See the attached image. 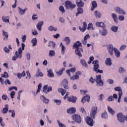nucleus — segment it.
Instances as JSON below:
<instances>
[{"label": "nucleus", "mask_w": 127, "mask_h": 127, "mask_svg": "<svg viewBox=\"0 0 127 127\" xmlns=\"http://www.w3.org/2000/svg\"><path fill=\"white\" fill-rule=\"evenodd\" d=\"M72 119L76 124H80L82 122V119L79 114H74L72 116Z\"/></svg>", "instance_id": "nucleus-8"}, {"label": "nucleus", "mask_w": 127, "mask_h": 127, "mask_svg": "<svg viewBox=\"0 0 127 127\" xmlns=\"http://www.w3.org/2000/svg\"><path fill=\"white\" fill-rule=\"evenodd\" d=\"M115 10L116 12H118V13H119V14H126V12L119 7H116L115 8Z\"/></svg>", "instance_id": "nucleus-14"}, {"label": "nucleus", "mask_w": 127, "mask_h": 127, "mask_svg": "<svg viewBox=\"0 0 127 127\" xmlns=\"http://www.w3.org/2000/svg\"><path fill=\"white\" fill-rule=\"evenodd\" d=\"M108 50L110 55H114V51L115 55L116 57H117V58H119V57L121 56V53L120 52V51H118V50L117 49V48H114L112 45H109L108 46Z\"/></svg>", "instance_id": "nucleus-4"}, {"label": "nucleus", "mask_w": 127, "mask_h": 127, "mask_svg": "<svg viewBox=\"0 0 127 127\" xmlns=\"http://www.w3.org/2000/svg\"><path fill=\"white\" fill-rule=\"evenodd\" d=\"M59 9L60 11L62 12V13H64L66 10H65V8H64V6L61 5L59 7Z\"/></svg>", "instance_id": "nucleus-43"}, {"label": "nucleus", "mask_w": 127, "mask_h": 127, "mask_svg": "<svg viewBox=\"0 0 127 127\" xmlns=\"http://www.w3.org/2000/svg\"><path fill=\"white\" fill-rule=\"evenodd\" d=\"M43 92L46 94H47V93H48V85H46L44 86Z\"/></svg>", "instance_id": "nucleus-37"}, {"label": "nucleus", "mask_w": 127, "mask_h": 127, "mask_svg": "<svg viewBox=\"0 0 127 127\" xmlns=\"http://www.w3.org/2000/svg\"><path fill=\"white\" fill-rule=\"evenodd\" d=\"M26 58H27V60H30V54L27 53Z\"/></svg>", "instance_id": "nucleus-64"}, {"label": "nucleus", "mask_w": 127, "mask_h": 127, "mask_svg": "<svg viewBox=\"0 0 127 127\" xmlns=\"http://www.w3.org/2000/svg\"><path fill=\"white\" fill-rule=\"evenodd\" d=\"M65 49H66V48H65V46H63L62 47V54H63V55H64V54L65 53Z\"/></svg>", "instance_id": "nucleus-54"}, {"label": "nucleus", "mask_w": 127, "mask_h": 127, "mask_svg": "<svg viewBox=\"0 0 127 127\" xmlns=\"http://www.w3.org/2000/svg\"><path fill=\"white\" fill-rule=\"evenodd\" d=\"M32 34L33 35H38V33L37 32V31L34 30H32Z\"/></svg>", "instance_id": "nucleus-61"}, {"label": "nucleus", "mask_w": 127, "mask_h": 127, "mask_svg": "<svg viewBox=\"0 0 127 127\" xmlns=\"http://www.w3.org/2000/svg\"><path fill=\"white\" fill-rule=\"evenodd\" d=\"M2 35L3 36H4L5 37L4 38V40H5V39H6V40H7V39H8V34L7 33V32L4 31V30H2Z\"/></svg>", "instance_id": "nucleus-29"}, {"label": "nucleus", "mask_w": 127, "mask_h": 127, "mask_svg": "<svg viewBox=\"0 0 127 127\" xmlns=\"http://www.w3.org/2000/svg\"><path fill=\"white\" fill-rule=\"evenodd\" d=\"M27 76L26 77V79H30L31 78V75H30V73L29 71H26Z\"/></svg>", "instance_id": "nucleus-48"}, {"label": "nucleus", "mask_w": 127, "mask_h": 127, "mask_svg": "<svg viewBox=\"0 0 127 127\" xmlns=\"http://www.w3.org/2000/svg\"><path fill=\"white\" fill-rule=\"evenodd\" d=\"M95 15L97 18H100L101 17V13L98 11H95Z\"/></svg>", "instance_id": "nucleus-40"}, {"label": "nucleus", "mask_w": 127, "mask_h": 127, "mask_svg": "<svg viewBox=\"0 0 127 127\" xmlns=\"http://www.w3.org/2000/svg\"><path fill=\"white\" fill-rule=\"evenodd\" d=\"M49 56L51 57L55 56V51L54 50L50 51Z\"/></svg>", "instance_id": "nucleus-44"}, {"label": "nucleus", "mask_w": 127, "mask_h": 127, "mask_svg": "<svg viewBox=\"0 0 127 127\" xmlns=\"http://www.w3.org/2000/svg\"><path fill=\"white\" fill-rule=\"evenodd\" d=\"M64 41H65L66 45H68V44L70 43V38L68 37H66L64 39Z\"/></svg>", "instance_id": "nucleus-36"}, {"label": "nucleus", "mask_w": 127, "mask_h": 127, "mask_svg": "<svg viewBox=\"0 0 127 127\" xmlns=\"http://www.w3.org/2000/svg\"><path fill=\"white\" fill-rule=\"evenodd\" d=\"M92 64H94L93 71H94V72H96V73H100V74H102L103 73V70H100L99 69V61H94L92 62Z\"/></svg>", "instance_id": "nucleus-5"}, {"label": "nucleus", "mask_w": 127, "mask_h": 127, "mask_svg": "<svg viewBox=\"0 0 127 127\" xmlns=\"http://www.w3.org/2000/svg\"><path fill=\"white\" fill-rule=\"evenodd\" d=\"M37 74V76H39L40 77H43V73L40 72V70H39V69H38V72Z\"/></svg>", "instance_id": "nucleus-47"}, {"label": "nucleus", "mask_w": 127, "mask_h": 127, "mask_svg": "<svg viewBox=\"0 0 127 127\" xmlns=\"http://www.w3.org/2000/svg\"><path fill=\"white\" fill-rule=\"evenodd\" d=\"M2 19L3 22H7V23H9V16H3L2 17Z\"/></svg>", "instance_id": "nucleus-21"}, {"label": "nucleus", "mask_w": 127, "mask_h": 127, "mask_svg": "<svg viewBox=\"0 0 127 127\" xmlns=\"http://www.w3.org/2000/svg\"><path fill=\"white\" fill-rule=\"evenodd\" d=\"M97 2H96V1H92L91 10H92V11H94V10L95 9V7H97Z\"/></svg>", "instance_id": "nucleus-27"}, {"label": "nucleus", "mask_w": 127, "mask_h": 127, "mask_svg": "<svg viewBox=\"0 0 127 127\" xmlns=\"http://www.w3.org/2000/svg\"><path fill=\"white\" fill-rule=\"evenodd\" d=\"M96 25L97 26H99V27H102V28H106V26L105 25V23H104V22H97L96 23Z\"/></svg>", "instance_id": "nucleus-22"}, {"label": "nucleus", "mask_w": 127, "mask_h": 127, "mask_svg": "<svg viewBox=\"0 0 127 127\" xmlns=\"http://www.w3.org/2000/svg\"><path fill=\"white\" fill-rule=\"evenodd\" d=\"M78 28L79 30H80V31H82V32H85V31H86V29H87V23L85 22H84L83 23L82 28H81V26H79Z\"/></svg>", "instance_id": "nucleus-13"}, {"label": "nucleus", "mask_w": 127, "mask_h": 127, "mask_svg": "<svg viewBox=\"0 0 127 127\" xmlns=\"http://www.w3.org/2000/svg\"><path fill=\"white\" fill-rule=\"evenodd\" d=\"M58 91L59 93H61V94H62V96H64V95L66 94V90H65L63 88H58Z\"/></svg>", "instance_id": "nucleus-24"}, {"label": "nucleus", "mask_w": 127, "mask_h": 127, "mask_svg": "<svg viewBox=\"0 0 127 127\" xmlns=\"http://www.w3.org/2000/svg\"><path fill=\"white\" fill-rule=\"evenodd\" d=\"M5 107L1 111L2 114H6L8 112V105L6 104Z\"/></svg>", "instance_id": "nucleus-23"}, {"label": "nucleus", "mask_w": 127, "mask_h": 127, "mask_svg": "<svg viewBox=\"0 0 127 127\" xmlns=\"http://www.w3.org/2000/svg\"><path fill=\"white\" fill-rule=\"evenodd\" d=\"M2 100H4V101H6L7 100V96L6 95L3 94L2 96Z\"/></svg>", "instance_id": "nucleus-59"}, {"label": "nucleus", "mask_w": 127, "mask_h": 127, "mask_svg": "<svg viewBox=\"0 0 127 127\" xmlns=\"http://www.w3.org/2000/svg\"><path fill=\"white\" fill-rule=\"evenodd\" d=\"M22 50L21 48H20L18 51H16L15 53V56L12 57V60L15 61L17 58L19 59H21L22 57V51L24 50V47H25V45L23 43L21 44Z\"/></svg>", "instance_id": "nucleus-3"}, {"label": "nucleus", "mask_w": 127, "mask_h": 127, "mask_svg": "<svg viewBox=\"0 0 127 127\" xmlns=\"http://www.w3.org/2000/svg\"><path fill=\"white\" fill-rule=\"evenodd\" d=\"M81 75H82V72L80 71H77L75 72V75L70 76V79L72 81H74V80H79V76H81Z\"/></svg>", "instance_id": "nucleus-9"}, {"label": "nucleus", "mask_w": 127, "mask_h": 127, "mask_svg": "<svg viewBox=\"0 0 127 127\" xmlns=\"http://www.w3.org/2000/svg\"><path fill=\"white\" fill-rule=\"evenodd\" d=\"M112 18H113L115 22L116 23H118V16L117 15V14L116 13H112Z\"/></svg>", "instance_id": "nucleus-31"}, {"label": "nucleus", "mask_w": 127, "mask_h": 127, "mask_svg": "<svg viewBox=\"0 0 127 127\" xmlns=\"http://www.w3.org/2000/svg\"><path fill=\"white\" fill-rule=\"evenodd\" d=\"M49 30H50V31H57V28H55L54 27H53V26H50V27H49L48 28Z\"/></svg>", "instance_id": "nucleus-35"}, {"label": "nucleus", "mask_w": 127, "mask_h": 127, "mask_svg": "<svg viewBox=\"0 0 127 127\" xmlns=\"http://www.w3.org/2000/svg\"><path fill=\"white\" fill-rule=\"evenodd\" d=\"M108 34V31L106 29H103L102 32V35L105 36Z\"/></svg>", "instance_id": "nucleus-50"}, {"label": "nucleus", "mask_w": 127, "mask_h": 127, "mask_svg": "<svg viewBox=\"0 0 127 127\" xmlns=\"http://www.w3.org/2000/svg\"><path fill=\"white\" fill-rule=\"evenodd\" d=\"M88 30H94V27H93V24L89 23L87 27Z\"/></svg>", "instance_id": "nucleus-34"}, {"label": "nucleus", "mask_w": 127, "mask_h": 127, "mask_svg": "<svg viewBox=\"0 0 127 127\" xmlns=\"http://www.w3.org/2000/svg\"><path fill=\"white\" fill-rule=\"evenodd\" d=\"M73 47H74L76 49L75 50L76 55H77L78 57H82V54H81V52H84L83 48H80L82 47V43L79 41H77L74 43Z\"/></svg>", "instance_id": "nucleus-2"}, {"label": "nucleus", "mask_w": 127, "mask_h": 127, "mask_svg": "<svg viewBox=\"0 0 127 127\" xmlns=\"http://www.w3.org/2000/svg\"><path fill=\"white\" fill-rule=\"evenodd\" d=\"M54 101L55 103H56L57 105H61V100H60L54 99Z\"/></svg>", "instance_id": "nucleus-51"}, {"label": "nucleus", "mask_w": 127, "mask_h": 127, "mask_svg": "<svg viewBox=\"0 0 127 127\" xmlns=\"http://www.w3.org/2000/svg\"><path fill=\"white\" fill-rule=\"evenodd\" d=\"M97 112H98V108L97 107H92L90 112V117H87L85 119V122L90 127H93L94 126V119L95 116L97 115ZM93 119V120L92 119Z\"/></svg>", "instance_id": "nucleus-1"}, {"label": "nucleus", "mask_w": 127, "mask_h": 127, "mask_svg": "<svg viewBox=\"0 0 127 127\" xmlns=\"http://www.w3.org/2000/svg\"><path fill=\"white\" fill-rule=\"evenodd\" d=\"M64 70H65V68L63 67L59 71H57L56 73L58 75V76H61V75L63 74V71Z\"/></svg>", "instance_id": "nucleus-33"}, {"label": "nucleus", "mask_w": 127, "mask_h": 127, "mask_svg": "<svg viewBox=\"0 0 127 127\" xmlns=\"http://www.w3.org/2000/svg\"><path fill=\"white\" fill-rule=\"evenodd\" d=\"M76 3L78 7H83L84 6V2L82 0H79V2L76 1Z\"/></svg>", "instance_id": "nucleus-25"}, {"label": "nucleus", "mask_w": 127, "mask_h": 127, "mask_svg": "<svg viewBox=\"0 0 127 127\" xmlns=\"http://www.w3.org/2000/svg\"><path fill=\"white\" fill-rule=\"evenodd\" d=\"M101 117L102 119H107V118H108V114H107V112H105L103 113L101 115Z\"/></svg>", "instance_id": "nucleus-41"}, {"label": "nucleus", "mask_w": 127, "mask_h": 127, "mask_svg": "<svg viewBox=\"0 0 127 127\" xmlns=\"http://www.w3.org/2000/svg\"><path fill=\"white\" fill-rule=\"evenodd\" d=\"M90 102V96L86 95L85 96L83 97L81 99L82 103H85V102Z\"/></svg>", "instance_id": "nucleus-16"}, {"label": "nucleus", "mask_w": 127, "mask_h": 127, "mask_svg": "<svg viewBox=\"0 0 127 127\" xmlns=\"http://www.w3.org/2000/svg\"><path fill=\"white\" fill-rule=\"evenodd\" d=\"M95 82L97 83V86H99L100 87L104 86V82H103V80H102V75H101V74L96 76Z\"/></svg>", "instance_id": "nucleus-6"}, {"label": "nucleus", "mask_w": 127, "mask_h": 127, "mask_svg": "<svg viewBox=\"0 0 127 127\" xmlns=\"http://www.w3.org/2000/svg\"><path fill=\"white\" fill-rule=\"evenodd\" d=\"M19 9L20 11L19 12V14H21V15H23L25 13V12L24 11L23 9H22L20 8H19Z\"/></svg>", "instance_id": "nucleus-49"}, {"label": "nucleus", "mask_w": 127, "mask_h": 127, "mask_svg": "<svg viewBox=\"0 0 127 127\" xmlns=\"http://www.w3.org/2000/svg\"><path fill=\"white\" fill-rule=\"evenodd\" d=\"M89 82H90V83H92V84H94L95 83V82H96V79L93 78V77H91L89 79Z\"/></svg>", "instance_id": "nucleus-56"}, {"label": "nucleus", "mask_w": 127, "mask_h": 127, "mask_svg": "<svg viewBox=\"0 0 127 127\" xmlns=\"http://www.w3.org/2000/svg\"><path fill=\"white\" fill-rule=\"evenodd\" d=\"M42 25H43V21L39 22L37 25V28L40 31H41Z\"/></svg>", "instance_id": "nucleus-26"}, {"label": "nucleus", "mask_w": 127, "mask_h": 127, "mask_svg": "<svg viewBox=\"0 0 127 127\" xmlns=\"http://www.w3.org/2000/svg\"><path fill=\"white\" fill-rule=\"evenodd\" d=\"M43 103H45V104H48L49 103V99H46L45 97L43 96Z\"/></svg>", "instance_id": "nucleus-46"}, {"label": "nucleus", "mask_w": 127, "mask_h": 127, "mask_svg": "<svg viewBox=\"0 0 127 127\" xmlns=\"http://www.w3.org/2000/svg\"><path fill=\"white\" fill-rule=\"evenodd\" d=\"M107 101H108V102H112V101H114V97H113V96H109L107 99Z\"/></svg>", "instance_id": "nucleus-52"}, {"label": "nucleus", "mask_w": 127, "mask_h": 127, "mask_svg": "<svg viewBox=\"0 0 127 127\" xmlns=\"http://www.w3.org/2000/svg\"><path fill=\"white\" fill-rule=\"evenodd\" d=\"M10 95L11 98L13 99V98H14V95H15V92L14 91H11Z\"/></svg>", "instance_id": "nucleus-53"}, {"label": "nucleus", "mask_w": 127, "mask_h": 127, "mask_svg": "<svg viewBox=\"0 0 127 127\" xmlns=\"http://www.w3.org/2000/svg\"><path fill=\"white\" fill-rule=\"evenodd\" d=\"M2 77L3 78H8V73H7V72L5 71L4 72V74L2 75Z\"/></svg>", "instance_id": "nucleus-57"}, {"label": "nucleus", "mask_w": 127, "mask_h": 127, "mask_svg": "<svg viewBox=\"0 0 127 127\" xmlns=\"http://www.w3.org/2000/svg\"><path fill=\"white\" fill-rule=\"evenodd\" d=\"M80 63L82 65V66H84V67H88V64H87V63H86L85 60L81 59Z\"/></svg>", "instance_id": "nucleus-32"}, {"label": "nucleus", "mask_w": 127, "mask_h": 127, "mask_svg": "<svg viewBox=\"0 0 127 127\" xmlns=\"http://www.w3.org/2000/svg\"><path fill=\"white\" fill-rule=\"evenodd\" d=\"M48 77H49V78H53L54 77V73H53V71H52V69H50L48 71Z\"/></svg>", "instance_id": "nucleus-18"}, {"label": "nucleus", "mask_w": 127, "mask_h": 127, "mask_svg": "<svg viewBox=\"0 0 127 127\" xmlns=\"http://www.w3.org/2000/svg\"><path fill=\"white\" fill-rule=\"evenodd\" d=\"M90 38V35L89 34H86L84 37L83 40L82 41V42L84 45H87V40Z\"/></svg>", "instance_id": "nucleus-15"}, {"label": "nucleus", "mask_w": 127, "mask_h": 127, "mask_svg": "<svg viewBox=\"0 0 127 127\" xmlns=\"http://www.w3.org/2000/svg\"><path fill=\"white\" fill-rule=\"evenodd\" d=\"M84 12V10H83V8L81 7L77 8V12L76 13V16H78L79 14H82Z\"/></svg>", "instance_id": "nucleus-20"}, {"label": "nucleus", "mask_w": 127, "mask_h": 127, "mask_svg": "<svg viewBox=\"0 0 127 127\" xmlns=\"http://www.w3.org/2000/svg\"><path fill=\"white\" fill-rule=\"evenodd\" d=\"M33 46H35L37 44V39L36 38H33L31 41Z\"/></svg>", "instance_id": "nucleus-39"}, {"label": "nucleus", "mask_w": 127, "mask_h": 127, "mask_svg": "<svg viewBox=\"0 0 127 127\" xmlns=\"http://www.w3.org/2000/svg\"><path fill=\"white\" fill-rule=\"evenodd\" d=\"M115 91H117L119 92L118 94H123V90H122V88L120 86L116 87L114 88Z\"/></svg>", "instance_id": "nucleus-30"}, {"label": "nucleus", "mask_w": 127, "mask_h": 127, "mask_svg": "<svg viewBox=\"0 0 127 127\" xmlns=\"http://www.w3.org/2000/svg\"><path fill=\"white\" fill-rule=\"evenodd\" d=\"M67 114H75L76 113V108L75 107H72L69 108L67 110Z\"/></svg>", "instance_id": "nucleus-17"}, {"label": "nucleus", "mask_w": 127, "mask_h": 127, "mask_svg": "<svg viewBox=\"0 0 127 127\" xmlns=\"http://www.w3.org/2000/svg\"><path fill=\"white\" fill-rule=\"evenodd\" d=\"M107 83H108L109 84H114V80L113 79H108L107 80Z\"/></svg>", "instance_id": "nucleus-58"}, {"label": "nucleus", "mask_w": 127, "mask_h": 127, "mask_svg": "<svg viewBox=\"0 0 127 127\" xmlns=\"http://www.w3.org/2000/svg\"><path fill=\"white\" fill-rule=\"evenodd\" d=\"M119 19L121 21L125 20V17L124 16L120 15L119 16Z\"/></svg>", "instance_id": "nucleus-62"}, {"label": "nucleus", "mask_w": 127, "mask_h": 127, "mask_svg": "<svg viewBox=\"0 0 127 127\" xmlns=\"http://www.w3.org/2000/svg\"><path fill=\"white\" fill-rule=\"evenodd\" d=\"M65 8L66 9H73L76 7V4H73L71 1H66L65 2Z\"/></svg>", "instance_id": "nucleus-7"}, {"label": "nucleus", "mask_w": 127, "mask_h": 127, "mask_svg": "<svg viewBox=\"0 0 127 127\" xmlns=\"http://www.w3.org/2000/svg\"><path fill=\"white\" fill-rule=\"evenodd\" d=\"M67 101L68 102H70L75 104V103H76V101H77V97L74 96H70L69 97H67Z\"/></svg>", "instance_id": "nucleus-12"}, {"label": "nucleus", "mask_w": 127, "mask_h": 127, "mask_svg": "<svg viewBox=\"0 0 127 127\" xmlns=\"http://www.w3.org/2000/svg\"><path fill=\"white\" fill-rule=\"evenodd\" d=\"M105 64L107 66H111L112 65V59L111 58H107L105 61Z\"/></svg>", "instance_id": "nucleus-28"}, {"label": "nucleus", "mask_w": 127, "mask_h": 127, "mask_svg": "<svg viewBox=\"0 0 127 127\" xmlns=\"http://www.w3.org/2000/svg\"><path fill=\"white\" fill-rule=\"evenodd\" d=\"M118 120L120 123H125V120H126V116L124 115L123 113H119L117 114Z\"/></svg>", "instance_id": "nucleus-10"}, {"label": "nucleus", "mask_w": 127, "mask_h": 127, "mask_svg": "<svg viewBox=\"0 0 127 127\" xmlns=\"http://www.w3.org/2000/svg\"><path fill=\"white\" fill-rule=\"evenodd\" d=\"M124 72H126V70L125 68L121 67L119 68V72L120 73H124Z\"/></svg>", "instance_id": "nucleus-55"}, {"label": "nucleus", "mask_w": 127, "mask_h": 127, "mask_svg": "<svg viewBox=\"0 0 127 127\" xmlns=\"http://www.w3.org/2000/svg\"><path fill=\"white\" fill-rule=\"evenodd\" d=\"M118 27L116 26H113L111 28V30L114 32H117L118 31Z\"/></svg>", "instance_id": "nucleus-42"}, {"label": "nucleus", "mask_w": 127, "mask_h": 127, "mask_svg": "<svg viewBox=\"0 0 127 127\" xmlns=\"http://www.w3.org/2000/svg\"><path fill=\"white\" fill-rule=\"evenodd\" d=\"M108 112L110 113V114H111V115L113 116L115 112L113 111V109H112L110 107H108Z\"/></svg>", "instance_id": "nucleus-38"}, {"label": "nucleus", "mask_w": 127, "mask_h": 127, "mask_svg": "<svg viewBox=\"0 0 127 127\" xmlns=\"http://www.w3.org/2000/svg\"><path fill=\"white\" fill-rule=\"evenodd\" d=\"M49 47H50L52 49H54L56 46V44L53 41H50L48 45Z\"/></svg>", "instance_id": "nucleus-19"}, {"label": "nucleus", "mask_w": 127, "mask_h": 127, "mask_svg": "<svg viewBox=\"0 0 127 127\" xmlns=\"http://www.w3.org/2000/svg\"><path fill=\"white\" fill-rule=\"evenodd\" d=\"M5 83L6 84V85H10V84H11L10 83V81H9V79H6L5 81Z\"/></svg>", "instance_id": "nucleus-63"}, {"label": "nucleus", "mask_w": 127, "mask_h": 127, "mask_svg": "<svg viewBox=\"0 0 127 127\" xmlns=\"http://www.w3.org/2000/svg\"><path fill=\"white\" fill-rule=\"evenodd\" d=\"M42 87V84L41 83H40L38 86V89L37 90V93H39V92H40V91L41 90Z\"/></svg>", "instance_id": "nucleus-45"}, {"label": "nucleus", "mask_w": 127, "mask_h": 127, "mask_svg": "<svg viewBox=\"0 0 127 127\" xmlns=\"http://www.w3.org/2000/svg\"><path fill=\"white\" fill-rule=\"evenodd\" d=\"M4 52H5V53H9V50L8 49V48H7V47H5L4 48Z\"/></svg>", "instance_id": "nucleus-60"}, {"label": "nucleus", "mask_w": 127, "mask_h": 127, "mask_svg": "<svg viewBox=\"0 0 127 127\" xmlns=\"http://www.w3.org/2000/svg\"><path fill=\"white\" fill-rule=\"evenodd\" d=\"M63 86L65 89V90H69L70 89V87H69V85H68V80L66 79H64L62 82Z\"/></svg>", "instance_id": "nucleus-11"}]
</instances>
